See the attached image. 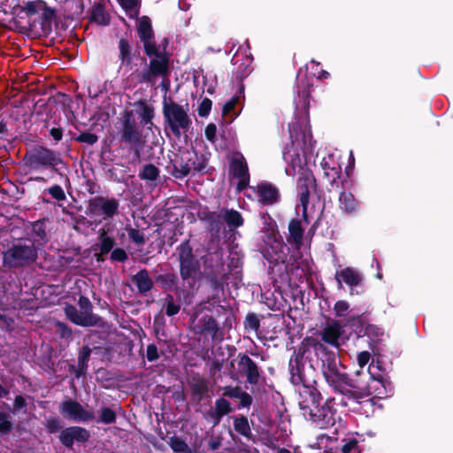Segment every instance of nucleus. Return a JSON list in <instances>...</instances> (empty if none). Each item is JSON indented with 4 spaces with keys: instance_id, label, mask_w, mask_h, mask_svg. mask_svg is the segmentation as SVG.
<instances>
[{
    "instance_id": "1",
    "label": "nucleus",
    "mask_w": 453,
    "mask_h": 453,
    "mask_svg": "<svg viewBox=\"0 0 453 453\" xmlns=\"http://www.w3.org/2000/svg\"><path fill=\"white\" fill-rule=\"evenodd\" d=\"M291 146L283 152L288 165L286 173L297 177L298 196L303 216L306 215L310 190L314 187V178L308 169L304 150L312 147V136L306 114L295 118L289 124Z\"/></svg>"
},
{
    "instance_id": "2",
    "label": "nucleus",
    "mask_w": 453,
    "mask_h": 453,
    "mask_svg": "<svg viewBox=\"0 0 453 453\" xmlns=\"http://www.w3.org/2000/svg\"><path fill=\"white\" fill-rule=\"evenodd\" d=\"M289 366L291 382L301 386L298 404L304 418L320 429L335 426L337 420H339V426H342L341 420L334 409L333 400H327L320 405L321 395L312 386L314 380L307 377V372L300 364L298 357L290 359Z\"/></svg>"
},
{
    "instance_id": "3",
    "label": "nucleus",
    "mask_w": 453,
    "mask_h": 453,
    "mask_svg": "<svg viewBox=\"0 0 453 453\" xmlns=\"http://www.w3.org/2000/svg\"><path fill=\"white\" fill-rule=\"evenodd\" d=\"M163 114L165 123L176 137H180L181 132L188 131L192 125L188 109L171 99H164Z\"/></svg>"
},
{
    "instance_id": "4",
    "label": "nucleus",
    "mask_w": 453,
    "mask_h": 453,
    "mask_svg": "<svg viewBox=\"0 0 453 453\" xmlns=\"http://www.w3.org/2000/svg\"><path fill=\"white\" fill-rule=\"evenodd\" d=\"M322 372L327 383L336 391L341 393L348 391V378L341 370L340 362L335 357H327L324 361Z\"/></svg>"
},
{
    "instance_id": "5",
    "label": "nucleus",
    "mask_w": 453,
    "mask_h": 453,
    "mask_svg": "<svg viewBox=\"0 0 453 453\" xmlns=\"http://www.w3.org/2000/svg\"><path fill=\"white\" fill-rule=\"evenodd\" d=\"M150 58V65L147 70L142 73V80L147 82H152L157 76L166 77L169 74V56L158 50L155 46L154 53Z\"/></svg>"
},
{
    "instance_id": "6",
    "label": "nucleus",
    "mask_w": 453,
    "mask_h": 453,
    "mask_svg": "<svg viewBox=\"0 0 453 453\" xmlns=\"http://www.w3.org/2000/svg\"><path fill=\"white\" fill-rule=\"evenodd\" d=\"M36 257V250L32 245H14L4 254V262L10 267H16Z\"/></svg>"
},
{
    "instance_id": "7",
    "label": "nucleus",
    "mask_w": 453,
    "mask_h": 453,
    "mask_svg": "<svg viewBox=\"0 0 453 453\" xmlns=\"http://www.w3.org/2000/svg\"><path fill=\"white\" fill-rule=\"evenodd\" d=\"M247 196L256 199L262 204H273L277 202L279 192L273 184L261 182L257 186L249 187Z\"/></svg>"
},
{
    "instance_id": "8",
    "label": "nucleus",
    "mask_w": 453,
    "mask_h": 453,
    "mask_svg": "<svg viewBox=\"0 0 453 453\" xmlns=\"http://www.w3.org/2000/svg\"><path fill=\"white\" fill-rule=\"evenodd\" d=\"M60 411L65 418L75 422H84L94 418L91 411L85 410L79 403L73 400L63 402Z\"/></svg>"
},
{
    "instance_id": "9",
    "label": "nucleus",
    "mask_w": 453,
    "mask_h": 453,
    "mask_svg": "<svg viewBox=\"0 0 453 453\" xmlns=\"http://www.w3.org/2000/svg\"><path fill=\"white\" fill-rule=\"evenodd\" d=\"M230 173L234 178L238 180L237 189L242 190L247 188L250 175L248 173V165L242 155L235 156L230 165Z\"/></svg>"
},
{
    "instance_id": "10",
    "label": "nucleus",
    "mask_w": 453,
    "mask_h": 453,
    "mask_svg": "<svg viewBox=\"0 0 453 453\" xmlns=\"http://www.w3.org/2000/svg\"><path fill=\"white\" fill-rule=\"evenodd\" d=\"M138 34L141 41L143 42L146 54L151 56L154 53L156 45L153 41L150 19L148 17L143 16L138 20Z\"/></svg>"
},
{
    "instance_id": "11",
    "label": "nucleus",
    "mask_w": 453,
    "mask_h": 453,
    "mask_svg": "<svg viewBox=\"0 0 453 453\" xmlns=\"http://www.w3.org/2000/svg\"><path fill=\"white\" fill-rule=\"evenodd\" d=\"M95 213L102 215L104 219L112 218L118 211L119 202L116 199L96 197L91 203Z\"/></svg>"
},
{
    "instance_id": "12",
    "label": "nucleus",
    "mask_w": 453,
    "mask_h": 453,
    "mask_svg": "<svg viewBox=\"0 0 453 453\" xmlns=\"http://www.w3.org/2000/svg\"><path fill=\"white\" fill-rule=\"evenodd\" d=\"M335 280L342 287V282L350 287V295H353V288L358 286L362 281V276L357 270L352 267H345L335 273Z\"/></svg>"
},
{
    "instance_id": "13",
    "label": "nucleus",
    "mask_w": 453,
    "mask_h": 453,
    "mask_svg": "<svg viewBox=\"0 0 453 453\" xmlns=\"http://www.w3.org/2000/svg\"><path fill=\"white\" fill-rule=\"evenodd\" d=\"M88 437L89 434L85 428L73 426L62 431L60 441L64 445L71 447L75 441L83 442L86 441Z\"/></svg>"
},
{
    "instance_id": "14",
    "label": "nucleus",
    "mask_w": 453,
    "mask_h": 453,
    "mask_svg": "<svg viewBox=\"0 0 453 453\" xmlns=\"http://www.w3.org/2000/svg\"><path fill=\"white\" fill-rule=\"evenodd\" d=\"M65 311L67 318L76 325L88 326L96 324V318L93 315H88L87 311H78L73 305H67Z\"/></svg>"
},
{
    "instance_id": "15",
    "label": "nucleus",
    "mask_w": 453,
    "mask_h": 453,
    "mask_svg": "<svg viewBox=\"0 0 453 453\" xmlns=\"http://www.w3.org/2000/svg\"><path fill=\"white\" fill-rule=\"evenodd\" d=\"M206 166L205 159H203L199 163H189V162H183V160H174L173 161V174L176 178H183L187 176L192 169L196 171H203Z\"/></svg>"
},
{
    "instance_id": "16",
    "label": "nucleus",
    "mask_w": 453,
    "mask_h": 453,
    "mask_svg": "<svg viewBox=\"0 0 453 453\" xmlns=\"http://www.w3.org/2000/svg\"><path fill=\"white\" fill-rule=\"evenodd\" d=\"M238 365L240 371L247 376V380L250 384L257 382V366L248 356L244 355L241 357Z\"/></svg>"
},
{
    "instance_id": "17",
    "label": "nucleus",
    "mask_w": 453,
    "mask_h": 453,
    "mask_svg": "<svg viewBox=\"0 0 453 453\" xmlns=\"http://www.w3.org/2000/svg\"><path fill=\"white\" fill-rule=\"evenodd\" d=\"M342 334L341 326L337 322L327 325L321 333L322 340L333 346H338Z\"/></svg>"
},
{
    "instance_id": "18",
    "label": "nucleus",
    "mask_w": 453,
    "mask_h": 453,
    "mask_svg": "<svg viewBox=\"0 0 453 453\" xmlns=\"http://www.w3.org/2000/svg\"><path fill=\"white\" fill-rule=\"evenodd\" d=\"M283 249L282 242L276 238H273L271 248L264 250V257L272 263H277L280 260L283 261Z\"/></svg>"
},
{
    "instance_id": "19",
    "label": "nucleus",
    "mask_w": 453,
    "mask_h": 453,
    "mask_svg": "<svg viewBox=\"0 0 453 453\" xmlns=\"http://www.w3.org/2000/svg\"><path fill=\"white\" fill-rule=\"evenodd\" d=\"M340 207L348 213L356 211L358 209V203L350 192L343 191L339 197Z\"/></svg>"
},
{
    "instance_id": "20",
    "label": "nucleus",
    "mask_w": 453,
    "mask_h": 453,
    "mask_svg": "<svg viewBox=\"0 0 453 453\" xmlns=\"http://www.w3.org/2000/svg\"><path fill=\"white\" fill-rule=\"evenodd\" d=\"M199 270V264L194 258L180 262V274L183 279L195 278Z\"/></svg>"
},
{
    "instance_id": "21",
    "label": "nucleus",
    "mask_w": 453,
    "mask_h": 453,
    "mask_svg": "<svg viewBox=\"0 0 453 453\" xmlns=\"http://www.w3.org/2000/svg\"><path fill=\"white\" fill-rule=\"evenodd\" d=\"M133 282L136 285L142 293L148 292L152 288V280L145 270L140 271L133 279Z\"/></svg>"
},
{
    "instance_id": "22",
    "label": "nucleus",
    "mask_w": 453,
    "mask_h": 453,
    "mask_svg": "<svg viewBox=\"0 0 453 453\" xmlns=\"http://www.w3.org/2000/svg\"><path fill=\"white\" fill-rule=\"evenodd\" d=\"M368 380L369 382L366 386H359V388L365 394V395H372V394H378L380 395V387H385L383 381L380 380H376L371 372L368 373Z\"/></svg>"
},
{
    "instance_id": "23",
    "label": "nucleus",
    "mask_w": 453,
    "mask_h": 453,
    "mask_svg": "<svg viewBox=\"0 0 453 453\" xmlns=\"http://www.w3.org/2000/svg\"><path fill=\"white\" fill-rule=\"evenodd\" d=\"M288 230L290 240H292L296 245H299L303 233L300 221L297 219L291 220L288 226Z\"/></svg>"
},
{
    "instance_id": "24",
    "label": "nucleus",
    "mask_w": 453,
    "mask_h": 453,
    "mask_svg": "<svg viewBox=\"0 0 453 453\" xmlns=\"http://www.w3.org/2000/svg\"><path fill=\"white\" fill-rule=\"evenodd\" d=\"M224 219L230 227H238L243 224L242 215L234 210L226 211L224 214Z\"/></svg>"
},
{
    "instance_id": "25",
    "label": "nucleus",
    "mask_w": 453,
    "mask_h": 453,
    "mask_svg": "<svg viewBox=\"0 0 453 453\" xmlns=\"http://www.w3.org/2000/svg\"><path fill=\"white\" fill-rule=\"evenodd\" d=\"M119 57L122 64H130L131 62V47L128 42L121 39L119 43Z\"/></svg>"
},
{
    "instance_id": "26",
    "label": "nucleus",
    "mask_w": 453,
    "mask_h": 453,
    "mask_svg": "<svg viewBox=\"0 0 453 453\" xmlns=\"http://www.w3.org/2000/svg\"><path fill=\"white\" fill-rule=\"evenodd\" d=\"M234 426L235 431L243 436H249L250 434L248 419L244 417L236 418L234 422Z\"/></svg>"
},
{
    "instance_id": "27",
    "label": "nucleus",
    "mask_w": 453,
    "mask_h": 453,
    "mask_svg": "<svg viewBox=\"0 0 453 453\" xmlns=\"http://www.w3.org/2000/svg\"><path fill=\"white\" fill-rule=\"evenodd\" d=\"M215 411L219 418L232 411L231 404L225 398H219L216 401Z\"/></svg>"
},
{
    "instance_id": "28",
    "label": "nucleus",
    "mask_w": 453,
    "mask_h": 453,
    "mask_svg": "<svg viewBox=\"0 0 453 453\" xmlns=\"http://www.w3.org/2000/svg\"><path fill=\"white\" fill-rule=\"evenodd\" d=\"M158 169L153 165H146L142 173L141 178L148 180H155L158 176Z\"/></svg>"
},
{
    "instance_id": "29",
    "label": "nucleus",
    "mask_w": 453,
    "mask_h": 453,
    "mask_svg": "<svg viewBox=\"0 0 453 453\" xmlns=\"http://www.w3.org/2000/svg\"><path fill=\"white\" fill-rule=\"evenodd\" d=\"M46 4L43 1L36 0V1H29L26 4L24 10L30 15L35 14L42 10H44Z\"/></svg>"
},
{
    "instance_id": "30",
    "label": "nucleus",
    "mask_w": 453,
    "mask_h": 453,
    "mask_svg": "<svg viewBox=\"0 0 453 453\" xmlns=\"http://www.w3.org/2000/svg\"><path fill=\"white\" fill-rule=\"evenodd\" d=\"M140 117H141V122L142 125H144V126L150 125L151 126L152 125L151 120L154 117L153 109L149 105L142 104Z\"/></svg>"
},
{
    "instance_id": "31",
    "label": "nucleus",
    "mask_w": 453,
    "mask_h": 453,
    "mask_svg": "<svg viewBox=\"0 0 453 453\" xmlns=\"http://www.w3.org/2000/svg\"><path fill=\"white\" fill-rule=\"evenodd\" d=\"M137 2L138 0H119V3L127 13L134 18L137 15Z\"/></svg>"
},
{
    "instance_id": "32",
    "label": "nucleus",
    "mask_w": 453,
    "mask_h": 453,
    "mask_svg": "<svg viewBox=\"0 0 453 453\" xmlns=\"http://www.w3.org/2000/svg\"><path fill=\"white\" fill-rule=\"evenodd\" d=\"M170 446L175 452L191 453L186 442L177 437L171 438Z\"/></svg>"
},
{
    "instance_id": "33",
    "label": "nucleus",
    "mask_w": 453,
    "mask_h": 453,
    "mask_svg": "<svg viewBox=\"0 0 453 453\" xmlns=\"http://www.w3.org/2000/svg\"><path fill=\"white\" fill-rule=\"evenodd\" d=\"M100 245L99 249L102 254H107L112 249L114 245V241L111 237L106 235V234H102L100 236Z\"/></svg>"
},
{
    "instance_id": "34",
    "label": "nucleus",
    "mask_w": 453,
    "mask_h": 453,
    "mask_svg": "<svg viewBox=\"0 0 453 453\" xmlns=\"http://www.w3.org/2000/svg\"><path fill=\"white\" fill-rule=\"evenodd\" d=\"M129 238L137 245H142L145 242V237L141 231L128 227L126 229Z\"/></svg>"
},
{
    "instance_id": "35",
    "label": "nucleus",
    "mask_w": 453,
    "mask_h": 453,
    "mask_svg": "<svg viewBox=\"0 0 453 453\" xmlns=\"http://www.w3.org/2000/svg\"><path fill=\"white\" fill-rule=\"evenodd\" d=\"M179 255L180 262L194 259L192 249L188 242H184L179 247Z\"/></svg>"
},
{
    "instance_id": "36",
    "label": "nucleus",
    "mask_w": 453,
    "mask_h": 453,
    "mask_svg": "<svg viewBox=\"0 0 453 453\" xmlns=\"http://www.w3.org/2000/svg\"><path fill=\"white\" fill-rule=\"evenodd\" d=\"M93 19L101 25H107L110 19L109 16L99 6L93 11Z\"/></svg>"
},
{
    "instance_id": "37",
    "label": "nucleus",
    "mask_w": 453,
    "mask_h": 453,
    "mask_svg": "<svg viewBox=\"0 0 453 453\" xmlns=\"http://www.w3.org/2000/svg\"><path fill=\"white\" fill-rule=\"evenodd\" d=\"M211 105L212 103L209 98H203L197 108L198 115L200 117L208 116L211 110Z\"/></svg>"
},
{
    "instance_id": "38",
    "label": "nucleus",
    "mask_w": 453,
    "mask_h": 453,
    "mask_svg": "<svg viewBox=\"0 0 453 453\" xmlns=\"http://www.w3.org/2000/svg\"><path fill=\"white\" fill-rule=\"evenodd\" d=\"M349 309V303L343 300H340L334 304V311L337 317H343L347 314Z\"/></svg>"
},
{
    "instance_id": "39",
    "label": "nucleus",
    "mask_w": 453,
    "mask_h": 453,
    "mask_svg": "<svg viewBox=\"0 0 453 453\" xmlns=\"http://www.w3.org/2000/svg\"><path fill=\"white\" fill-rule=\"evenodd\" d=\"M342 453H357V441L355 439H349L345 441L341 449Z\"/></svg>"
},
{
    "instance_id": "40",
    "label": "nucleus",
    "mask_w": 453,
    "mask_h": 453,
    "mask_svg": "<svg viewBox=\"0 0 453 453\" xmlns=\"http://www.w3.org/2000/svg\"><path fill=\"white\" fill-rule=\"evenodd\" d=\"M48 191L52 196V197L58 201H64L65 199V194L63 188L58 185H55L50 188Z\"/></svg>"
},
{
    "instance_id": "41",
    "label": "nucleus",
    "mask_w": 453,
    "mask_h": 453,
    "mask_svg": "<svg viewBox=\"0 0 453 453\" xmlns=\"http://www.w3.org/2000/svg\"><path fill=\"white\" fill-rule=\"evenodd\" d=\"M115 413L109 408H104L101 411V420L105 424H111L115 421Z\"/></svg>"
},
{
    "instance_id": "42",
    "label": "nucleus",
    "mask_w": 453,
    "mask_h": 453,
    "mask_svg": "<svg viewBox=\"0 0 453 453\" xmlns=\"http://www.w3.org/2000/svg\"><path fill=\"white\" fill-rule=\"evenodd\" d=\"M77 140L81 142H84V143H88V144H94L97 142L98 138L96 134H91V133H83V134H81L78 137H77Z\"/></svg>"
},
{
    "instance_id": "43",
    "label": "nucleus",
    "mask_w": 453,
    "mask_h": 453,
    "mask_svg": "<svg viewBox=\"0 0 453 453\" xmlns=\"http://www.w3.org/2000/svg\"><path fill=\"white\" fill-rule=\"evenodd\" d=\"M38 160L42 165H53L54 157L50 151L45 150L38 155Z\"/></svg>"
},
{
    "instance_id": "44",
    "label": "nucleus",
    "mask_w": 453,
    "mask_h": 453,
    "mask_svg": "<svg viewBox=\"0 0 453 453\" xmlns=\"http://www.w3.org/2000/svg\"><path fill=\"white\" fill-rule=\"evenodd\" d=\"M242 390L239 388L226 387L224 388L223 395L230 398L238 399L242 395Z\"/></svg>"
},
{
    "instance_id": "45",
    "label": "nucleus",
    "mask_w": 453,
    "mask_h": 453,
    "mask_svg": "<svg viewBox=\"0 0 453 453\" xmlns=\"http://www.w3.org/2000/svg\"><path fill=\"white\" fill-rule=\"evenodd\" d=\"M111 258L114 261L122 262L127 258V255L124 250L118 248L112 250Z\"/></svg>"
},
{
    "instance_id": "46",
    "label": "nucleus",
    "mask_w": 453,
    "mask_h": 453,
    "mask_svg": "<svg viewBox=\"0 0 453 453\" xmlns=\"http://www.w3.org/2000/svg\"><path fill=\"white\" fill-rule=\"evenodd\" d=\"M79 307L81 309V311H87L86 313L88 315H92L91 312V303L90 301L84 296H81L79 299Z\"/></svg>"
},
{
    "instance_id": "47",
    "label": "nucleus",
    "mask_w": 453,
    "mask_h": 453,
    "mask_svg": "<svg viewBox=\"0 0 453 453\" xmlns=\"http://www.w3.org/2000/svg\"><path fill=\"white\" fill-rule=\"evenodd\" d=\"M371 355L368 351H362L357 355V364L362 370L369 362Z\"/></svg>"
},
{
    "instance_id": "48",
    "label": "nucleus",
    "mask_w": 453,
    "mask_h": 453,
    "mask_svg": "<svg viewBox=\"0 0 453 453\" xmlns=\"http://www.w3.org/2000/svg\"><path fill=\"white\" fill-rule=\"evenodd\" d=\"M238 400L240 401L239 408L249 407L252 403L251 396L244 391L242 392V395H240Z\"/></svg>"
},
{
    "instance_id": "49",
    "label": "nucleus",
    "mask_w": 453,
    "mask_h": 453,
    "mask_svg": "<svg viewBox=\"0 0 453 453\" xmlns=\"http://www.w3.org/2000/svg\"><path fill=\"white\" fill-rule=\"evenodd\" d=\"M216 132H217L216 126L214 124H209L206 127L205 131H204L205 137L209 141L213 142L216 137Z\"/></svg>"
},
{
    "instance_id": "50",
    "label": "nucleus",
    "mask_w": 453,
    "mask_h": 453,
    "mask_svg": "<svg viewBox=\"0 0 453 453\" xmlns=\"http://www.w3.org/2000/svg\"><path fill=\"white\" fill-rule=\"evenodd\" d=\"M158 357L157 349L155 345H149L147 348V358L150 361H154Z\"/></svg>"
},
{
    "instance_id": "51",
    "label": "nucleus",
    "mask_w": 453,
    "mask_h": 453,
    "mask_svg": "<svg viewBox=\"0 0 453 453\" xmlns=\"http://www.w3.org/2000/svg\"><path fill=\"white\" fill-rule=\"evenodd\" d=\"M12 429V423L6 419V416L0 421V433L8 434Z\"/></svg>"
},
{
    "instance_id": "52",
    "label": "nucleus",
    "mask_w": 453,
    "mask_h": 453,
    "mask_svg": "<svg viewBox=\"0 0 453 453\" xmlns=\"http://www.w3.org/2000/svg\"><path fill=\"white\" fill-rule=\"evenodd\" d=\"M180 311V306L173 303V301H169L167 303V306H166V314L169 315V316H173L175 314H177Z\"/></svg>"
},
{
    "instance_id": "53",
    "label": "nucleus",
    "mask_w": 453,
    "mask_h": 453,
    "mask_svg": "<svg viewBox=\"0 0 453 453\" xmlns=\"http://www.w3.org/2000/svg\"><path fill=\"white\" fill-rule=\"evenodd\" d=\"M50 135L54 138L56 141H60L62 139V130L60 128H51L50 129Z\"/></svg>"
},
{
    "instance_id": "54",
    "label": "nucleus",
    "mask_w": 453,
    "mask_h": 453,
    "mask_svg": "<svg viewBox=\"0 0 453 453\" xmlns=\"http://www.w3.org/2000/svg\"><path fill=\"white\" fill-rule=\"evenodd\" d=\"M25 404H26L25 399L21 395L16 396L15 401H14V408L16 410L21 409L22 407L25 406Z\"/></svg>"
},
{
    "instance_id": "55",
    "label": "nucleus",
    "mask_w": 453,
    "mask_h": 453,
    "mask_svg": "<svg viewBox=\"0 0 453 453\" xmlns=\"http://www.w3.org/2000/svg\"><path fill=\"white\" fill-rule=\"evenodd\" d=\"M58 329L61 331V335L63 337H69L71 336V330L67 328L64 324L58 323Z\"/></svg>"
},
{
    "instance_id": "56",
    "label": "nucleus",
    "mask_w": 453,
    "mask_h": 453,
    "mask_svg": "<svg viewBox=\"0 0 453 453\" xmlns=\"http://www.w3.org/2000/svg\"><path fill=\"white\" fill-rule=\"evenodd\" d=\"M235 101L233 99L229 102H227L223 108V111L225 113L230 111L234 107Z\"/></svg>"
},
{
    "instance_id": "57",
    "label": "nucleus",
    "mask_w": 453,
    "mask_h": 453,
    "mask_svg": "<svg viewBox=\"0 0 453 453\" xmlns=\"http://www.w3.org/2000/svg\"><path fill=\"white\" fill-rule=\"evenodd\" d=\"M314 75H316L318 79H327L330 76L329 73L324 70L319 71L318 73H314Z\"/></svg>"
},
{
    "instance_id": "58",
    "label": "nucleus",
    "mask_w": 453,
    "mask_h": 453,
    "mask_svg": "<svg viewBox=\"0 0 453 453\" xmlns=\"http://www.w3.org/2000/svg\"><path fill=\"white\" fill-rule=\"evenodd\" d=\"M8 391L0 385V397L7 395Z\"/></svg>"
},
{
    "instance_id": "59",
    "label": "nucleus",
    "mask_w": 453,
    "mask_h": 453,
    "mask_svg": "<svg viewBox=\"0 0 453 453\" xmlns=\"http://www.w3.org/2000/svg\"><path fill=\"white\" fill-rule=\"evenodd\" d=\"M249 320H250V323L251 326L253 328H256L257 327V324L256 319L254 318H249Z\"/></svg>"
},
{
    "instance_id": "60",
    "label": "nucleus",
    "mask_w": 453,
    "mask_h": 453,
    "mask_svg": "<svg viewBox=\"0 0 453 453\" xmlns=\"http://www.w3.org/2000/svg\"><path fill=\"white\" fill-rule=\"evenodd\" d=\"M103 255L102 252L100 251V253H96L95 256L96 257V260L97 261H103L104 258H103Z\"/></svg>"
},
{
    "instance_id": "61",
    "label": "nucleus",
    "mask_w": 453,
    "mask_h": 453,
    "mask_svg": "<svg viewBox=\"0 0 453 453\" xmlns=\"http://www.w3.org/2000/svg\"><path fill=\"white\" fill-rule=\"evenodd\" d=\"M278 453H290L288 449H280L278 451Z\"/></svg>"
},
{
    "instance_id": "62",
    "label": "nucleus",
    "mask_w": 453,
    "mask_h": 453,
    "mask_svg": "<svg viewBox=\"0 0 453 453\" xmlns=\"http://www.w3.org/2000/svg\"><path fill=\"white\" fill-rule=\"evenodd\" d=\"M4 130V126L2 123H0V134L3 133Z\"/></svg>"
},
{
    "instance_id": "63",
    "label": "nucleus",
    "mask_w": 453,
    "mask_h": 453,
    "mask_svg": "<svg viewBox=\"0 0 453 453\" xmlns=\"http://www.w3.org/2000/svg\"><path fill=\"white\" fill-rule=\"evenodd\" d=\"M4 416L5 414H4L3 412H0V421L4 418Z\"/></svg>"
},
{
    "instance_id": "64",
    "label": "nucleus",
    "mask_w": 453,
    "mask_h": 453,
    "mask_svg": "<svg viewBox=\"0 0 453 453\" xmlns=\"http://www.w3.org/2000/svg\"><path fill=\"white\" fill-rule=\"evenodd\" d=\"M311 63H312L313 65H315L316 66H319V63H316L315 61H311Z\"/></svg>"
}]
</instances>
